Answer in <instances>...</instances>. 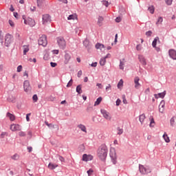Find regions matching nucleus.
<instances>
[{
  "label": "nucleus",
  "instance_id": "40",
  "mask_svg": "<svg viewBox=\"0 0 176 176\" xmlns=\"http://www.w3.org/2000/svg\"><path fill=\"white\" fill-rule=\"evenodd\" d=\"M120 86H123V80H120L119 82L118 83V87L120 89Z\"/></svg>",
  "mask_w": 176,
  "mask_h": 176
},
{
  "label": "nucleus",
  "instance_id": "26",
  "mask_svg": "<svg viewBox=\"0 0 176 176\" xmlns=\"http://www.w3.org/2000/svg\"><path fill=\"white\" fill-rule=\"evenodd\" d=\"M7 101H8V102H16V98L13 96H9L7 98Z\"/></svg>",
  "mask_w": 176,
  "mask_h": 176
},
{
  "label": "nucleus",
  "instance_id": "43",
  "mask_svg": "<svg viewBox=\"0 0 176 176\" xmlns=\"http://www.w3.org/2000/svg\"><path fill=\"white\" fill-rule=\"evenodd\" d=\"M165 104H166V102L164 100H162L160 104L161 108L164 109Z\"/></svg>",
  "mask_w": 176,
  "mask_h": 176
},
{
  "label": "nucleus",
  "instance_id": "48",
  "mask_svg": "<svg viewBox=\"0 0 176 176\" xmlns=\"http://www.w3.org/2000/svg\"><path fill=\"white\" fill-rule=\"evenodd\" d=\"M83 45H84V46H85V47H87V46H89V41L85 40L83 41Z\"/></svg>",
  "mask_w": 176,
  "mask_h": 176
},
{
  "label": "nucleus",
  "instance_id": "35",
  "mask_svg": "<svg viewBox=\"0 0 176 176\" xmlns=\"http://www.w3.org/2000/svg\"><path fill=\"white\" fill-rule=\"evenodd\" d=\"M120 69H124V62L120 60Z\"/></svg>",
  "mask_w": 176,
  "mask_h": 176
},
{
  "label": "nucleus",
  "instance_id": "41",
  "mask_svg": "<svg viewBox=\"0 0 176 176\" xmlns=\"http://www.w3.org/2000/svg\"><path fill=\"white\" fill-rule=\"evenodd\" d=\"M67 20H75V15L71 14L67 17Z\"/></svg>",
  "mask_w": 176,
  "mask_h": 176
},
{
  "label": "nucleus",
  "instance_id": "6",
  "mask_svg": "<svg viewBox=\"0 0 176 176\" xmlns=\"http://www.w3.org/2000/svg\"><path fill=\"white\" fill-rule=\"evenodd\" d=\"M38 45L43 46V47L47 46V39L46 35H42V36L38 38Z\"/></svg>",
  "mask_w": 176,
  "mask_h": 176
},
{
  "label": "nucleus",
  "instance_id": "44",
  "mask_svg": "<svg viewBox=\"0 0 176 176\" xmlns=\"http://www.w3.org/2000/svg\"><path fill=\"white\" fill-rule=\"evenodd\" d=\"M19 137H25L26 134H25V132L20 131L19 133Z\"/></svg>",
  "mask_w": 176,
  "mask_h": 176
},
{
  "label": "nucleus",
  "instance_id": "15",
  "mask_svg": "<svg viewBox=\"0 0 176 176\" xmlns=\"http://www.w3.org/2000/svg\"><path fill=\"white\" fill-rule=\"evenodd\" d=\"M69 60H71V54L65 52L64 64H68V63H69Z\"/></svg>",
  "mask_w": 176,
  "mask_h": 176
},
{
  "label": "nucleus",
  "instance_id": "9",
  "mask_svg": "<svg viewBox=\"0 0 176 176\" xmlns=\"http://www.w3.org/2000/svg\"><path fill=\"white\" fill-rule=\"evenodd\" d=\"M23 89L24 91L28 93L31 90V85H30V81L25 80L23 82Z\"/></svg>",
  "mask_w": 176,
  "mask_h": 176
},
{
  "label": "nucleus",
  "instance_id": "34",
  "mask_svg": "<svg viewBox=\"0 0 176 176\" xmlns=\"http://www.w3.org/2000/svg\"><path fill=\"white\" fill-rule=\"evenodd\" d=\"M11 157L13 160H19V159L20 158V156L19 155V154H14Z\"/></svg>",
  "mask_w": 176,
  "mask_h": 176
},
{
  "label": "nucleus",
  "instance_id": "57",
  "mask_svg": "<svg viewBox=\"0 0 176 176\" xmlns=\"http://www.w3.org/2000/svg\"><path fill=\"white\" fill-rule=\"evenodd\" d=\"M82 70L78 71L77 74L78 78H80L82 76Z\"/></svg>",
  "mask_w": 176,
  "mask_h": 176
},
{
  "label": "nucleus",
  "instance_id": "14",
  "mask_svg": "<svg viewBox=\"0 0 176 176\" xmlns=\"http://www.w3.org/2000/svg\"><path fill=\"white\" fill-rule=\"evenodd\" d=\"M138 59L140 63H141V64L142 65H146V60L145 59V58L144 57V56L142 55H139L138 56Z\"/></svg>",
  "mask_w": 176,
  "mask_h": 176
},
{
  "label": "nucleus",
  "instance_id": "62",
  "mask_svg": "<svg viewBox=\"0 0 176 176\" xmlns=\"http://www.w3.org/2000/svg\"><path fill=\"white\" fill-rule=\"evenodd\" d=\"M58 50H54L53 51H52V53H54V54H58Z\"/></svg>",
  "mask_w": 176,
  "mask_h": 176
},
{
  "label": "nucleus",
  "instance_id": "33",
  "mask_svg": "<svg viewBox=\"0 0 176 176\" xmlns=\"http://www.w3.org/2000/svg\"><path fill=\"white\" fill-rule=\"evenodd\" d=\"M148 10L151 13V14H153V13H155V7H153V6L148 7Z\"/></svg>",
  "mask_w": 176,
  "mask_h": 176
},
{
  "label": "nucleus",
  "instance_id": "12",
  "mask_svg": "<svg viewBox=\"0 0 176 176\" xmlns=\"http://www.w3.org/2000/svg\"><path fill=\"white\" fill-rule=\"evenodd\" d=\"M93 159V155L84 154L82 155L83 162H90Z\"/></svg>",
  "mask_w": 176,
  "mask_h": 176
},
{
  "label": "nucleus",
  "instance_id": "37",
  "mask_svg": "<svg viewBox=\"0 0 176 176\" xmlns=\"http://www.w3.org/2000/svg\"><path fill=\"white\" fill-rule=\"evenodd\" d=\"M102 5L106 6V8H108V6H109V3L108 2V1L103 0L102 1Z\"/></svg>",
  "mask_w": 176,
  "mask_h": 176
},
{
  "label": "nucleus",
  "instance_id": "54",
  "mask_svg": "<svg viewBox=\"0 0 176 176\" xmlns=\"http://www.w3.org/2000/svg\"><path fill=\"white\" fill-rule=\"evenodd\" d=\"M21 69H23V66L19 65L17 67V72H21Z\"/></svg>",
  "mask_w": 176,
  "mask_h": 176
},
{
  "label": "nucleus",
  "instance_id": "4",
  "mask_svg": "<svg viewBox=\"0 0 176 176\" xmlns=\"http://www.w3.org/2000/svg\"><path fill=\"white\" fill-rule=\"evenodd\" d=\"M22 19L24 20V24L26 25H30V27H35V20L32 19V18L28 17L27 19L25 15H23Z\"/></svg>",
  "mask_w": 176,
  "mask_h": 176
},
{
  "label": "nucleus",
  "instance_id": "18",
  "mask_svg": "<svg viewBox=\"0 0 176 176\" xmlns=\"http://www.w3.org/2000/svg\"><path fill=\"white\" fill-rule=\"evenodd\" d=\"M58 167V165L57 164H53L52 162H50L48 164V168L50 170H54Z\"/></svg>",
  "mask_w": 176,
  "mask_h": 176
},
{
  "label": "nucleus",
  "instance_id": "31",
  "mask_svg": "<svg viewBox=\"0 0 176 176\" xmlns=\"http://www.w3.org/2000/svg\"><path fill=\"white\" fill-rule=\"evenodd\" d=\"M101 101H102V98L99 97L97 98L96 101L95 102L94 105H100V104L101 103Z\"/></svg>",
  "mask_w": 176,
  "mask_h": 176
},
{
  "label": "nucleus",
  "instance_id": "23",
  "mask_svg": "<svg viewBox=\"0 0 176 176\" xmlns=\"http://www.w3.org/2000/svg\"><path fill=\"white\" fill-rule=\"evenodd\" d=\"M30 52V47L28 45H23V54L25 56Z\"/></svg>",
  "mask_w": 176,
  "mask_h": 176
},
{
  "label": "nucleus",
  "instance_id": "49",
  "mask_svg": "<svg viewBox=\"0 0 176 176\" xmlns=\"http://www.w3.org/2000/svg\"><path fill=\"white\" fill-rule=\"evenodd\" d=\"M5 135H8V133H6V132H3V133L0 135V138H5Z\"/></svg>",
  "mask_w": 176,
  "mask_h": 176
},
{
  "label": "nucleus",
  "instance_id": "8",
  "mask_svg": "<svg viewBox=\"0 0 176 176\" xmlns=\"http://www.w3.org/2000/svg\"><path fill=\"white\" fill-rule=\"evenodd\" d=\"M100 112H101L103 118H104V119H106V120H111L112 117L109 114V112L107 111V110H105V109H101Z\"/></svg>",
  "mask_w": 176,
  "mask_h": 176
},
{
  "label": "nucleus",
  "instance_id": "55",
  "mask_svg": "<svg viewBox=\"0 0 176 176\" xmlns=\"http://www.w3.org/2000/svg\"><path fill=\"white\" fill-rule=\"evenodd\" d=\"M50 65H51V67H52V68H55V67H57V64L56 63H53V62L50 63Z\"/></svg>",
  "mask_w": 176,
  "mask_h": 176
},
{
  "label": "nucleus",
  "instance_id": "42",
  "mask_svg": "<svg viewBox=\"0 0 176 176\" xmlns=\"http://www.w3.org/2000/svg\"><path fill=\"white\" fill-rule=\"evenodd\" d=\"M87 174H88V176H91V174H93L94 170H93V169L90 168L89 170H88L87 171Z\"/></svg>",
  "mask_w": 176,
  "mask_h": 176
},
{
  "label": "nucleus",
  "instance_id": "58",
  "mask_svg": "<svg viewBox=\"0 0 176 176\" xmlns=\"http://www.w3.org/2000/svg\"><path fill=\"white\" fill-rule=\"evenodd\" d=\"M120 21H122V19H121L120 16H118V17L116 19V23H120Z\"/></svg>",
  "mask_w": 176,
  "mask_h": 176
},
{
  "label": "nucleus",
  "instance_id": "61",
  "mask_svg": "<svg viewBox=\"0 0 176 176\" xmlns=\"http://www.w3.org/2000/svg\"><path fill=\"white\" fill-rule=\"evenodd\" d=\"M96 86L99 88V89H102V85L101 83H97Z\"/></svg>",
  "mask_w": 176,
  "mask_h": 176
},
{
  "label": "nucleus",
  "instance_id": "19",
  "mask_svg": "<svg viewBox=\"0 0 176 176\" xmlns=\"http://www.w3.org/2000/svg\"><path fill=\"white\" fill-rule=\"evenodd\" d=\"M77 127H78V129H80L81 131H83L84 133H87V131L86 130V126L80 124L77 126Z\"/></svg>",
  "mask_w": 176,
  "mask_h": 176
},
{
  "label": "nucleus",
  "instance_id": "60",
  "mask_svg": "<svg viewBox=\"0 0 176 176\" xmlns=\"http://www.w3.org/2000/svg\"><path fill=\"white\" fill-rule=\"evenodd\" d=\"M30 116H31V113H28L26 115V120H27V122H30Z\"/></svg>",
  "mask_w": 176,
  "mask_h": 176
},
{
  "label": "nucleus",
  "instance_id": "63",
  "mask_svg": "<svg viewBox=\"0 0 176 176\" xmlns=\"http://www.w3.org/2000/svg\"><path fill=\"white\" fill-rule=\"evenodd\" d=\"M14 16L15 17V19H19V13L14 12Z\"/></svg>",
  "mask_w": 176,
  "mask_h": 176
},
{
  "label": "nucleus",
  "instance_id": "30",
  "mask_svg": "<svg viewBox=\"0 0 176 176\" xmlns=\"http://www.w3.org/2000/svg\"><path fill=\"white\" fill-rule=\"evenodd\" d=\"M150 127H155V119H153V117H150Z\"/></svg>",
  "mask_w": 176,
  "mask_h": 176
},
{
  "label": "nucleus",
  "instance_id": "28",
  "mask_svg": "<svg viewBox=\"0 0 176 176\" xmlns=\"http://www.w3.org/2000/svg\"><path fill=\"white\" fill-rule=\"evenodd\" d=\"M105 63H107V60L105 59V58H102L100 60V65L102 67H104V65H105Z\"/></svg>",
  "mask_w": 176,
  "mask_h": 176
},
{
  "label": "nucleus",
  "instance_id": "51",
  "mask_svg": "<svg viewBox=\"0 0 176 176\" xmlns=\"http://www.w3.org/2000/svg\"><path fill=\"white\" fill-rule=\"evenodd\" d=\"M152 34H153V32L151 30L146 32V36H152Z\"/></svg>",
  "mask_w": 176,
  "mask_h": 176
},
{
  "label": "nucleus",
  "instance_id": "5",
  "mask_svg": "<svg viewBox=\"0 0 176 176\" xmlns=\"http://www.w3.org/2000/svg\"><path fill=\"white\" fill-rule=\"evenodd\" d=\"M13 42V36L10 34H7L5 36V46L6 47H9L10 46V44Z\"/></svg>",
  "mask_w": 176,
  "mask_h": 176
},
{
  "label": "nucleus",
  "instance_id": "27",
  "mask_svg": "<svg viewBox=\"0 0 176 176\" xmlns=\"http://www.w3.org/2000/svg\"><path fill=\"white\" fill-rule=\"evenodd\" d=\"M7 116L8 118H10V120H12V122H13V120H14L16 119V118L14 117V115L10 113H7Z\"/></svg>",
  "mask_w": 176,
  "mask_h": 176
},
{
  "label": "nucleus",
  "instance_id": "10",
  "mask_svg": "<svg viewBox=\"0 0 176 176\" xmlns=\"http://www.w3.org/2000/svg\"><path fill=\"white\" fill-rule=\"evenodd\" d=\"M10 130H12V131H20L21 126L19 124H13L10 126Z\"/></svg>",
  "mask_w": 176,
  "mask_h": 176
},
{
  "label": "nucleus",
  "instance_id": "59",
  "mask_svg": "<svg viewBox=\"0 0 176 176\" xmlns=\"http://www.w3.org/2000/svg\"><path fill=\"white\" fill-rule=\"evenodd\" d=\"M58 159H59V160H60V162H65V159H64L63 157V156H60L59 155V157H58Z\"/></svg>",
  "mask_w": 176,
  "mask_h": 176
},
{
  "label": "nucleus",
  "instance_id": "36",
  "mask_svg": "<svg viewBox=\"0 0 176 176\" xmlns=\"http://www.w3.org/2000/svg\"><path fill=\"white\" fill-rule=\"evenodd\" d=\"M42 3H43V0H37L38 8H41L42 6Z\"/></svg>",
  "mask_w": 176,
  "mask_h": 176
},
{
  "label": "nucleus",
  "instance_id": "45",
  "mask_svg": "<svg viewBox=\"0 0 176 176\" xmlns=\"http://www.w3.org/2000/svg\"><path fill=\"white\" fill-rule=\"evenodd\" d=\"M142 49V47L141 46V45L138 44L136 45V50H138V52L141 51Z\"/></svg>",
  "mask_w": 176,
  "mask_h": 176
},
{
  "label": "nucleus",
  "instance_id": "2",
  "mask_svg": "<svg viewBox=\"0 0 176 176\" xmlns=\"http://www.w3.org/2000/svg\"><path fill=\"white\" fill-rule=\"evenodd\" d=\"M139 170L143 175L152 173V170L149 166H145L144 165L139 164Z\"/></svg>",
  "mask_w": 176,
  "mask_h": 176
},
{
  "label": "nucleus",
  "instance_id": "53",
  "mask_svg": "<svg viewBox=\"0 0 176 176\" xmlns=\"http://www.w3.org/2000/svg\"><path fill=\"white\" fill-rule=\"evenodd\" d=\"M0 39L1 41H3V32L0 30Z\"/></svg>",
  "mask_w": 176,
  "mask_h": 176
},
{
  "label": "nucleus",
  "instance_id": "17",
  "mask_svg": "<svg viewBox=\"0 0 176 176\" xmlns=\"http://www.w3.org/2000/svg\"><path fill=\"white\" fill-rule=\"evenodd\" d=\"M155 98H163L166 96V91L162 93L154 94Z\"/></svg>",
  "mask_w": 176,
  "mask_h": 176
},
{
  "label": "nucleus",
  "instance_id": "47",
  "mask_svg": "<svg viewBox=\"0 0 176 176\" xmlns=\"http://www.w3.org/2000/svg\"><path fill=\"white\" fill-rule=\"evenodd\" d=\"M120 102H122V100H120V99H117L116 102V105L117 107H119L120 105Z\"/></svg>",
  "mask_w": 176,
  "mask_h": 176
},
{
  "label": "nucleus",
  "instance_id": "13",
  "mask_svg": "<svg viewBox=\"0 0 176 176\" xmlns=\"http://www.w3.org/2000/svg\"><path fill=\"white\" fill-rule=\"evenodd\" d=\"M135 88L140 89L141 87V84H140V77L136 76L134 78Z\"/></svg>",
  "mask_w": 176,
  "mask_h": 176
},
{
  "label": "nucleus",
  "instance_id": "29",
  "mask_svg": "<svg viewBox=\"0 0 176 176\" xmlns=\"http://www.w3.org/2000/svg\"><path fill=\"white\" fill-rule=\"evenodd\" d=\"M159 39V37H155L154 40L152 42V46L153 47H156V45H157V40Z\"/></svg>",
  "mask_w": 176,
  "mask_h": 176
},
{
  "label": "nucleus",
  "instance_id": "50",
  "mask_svg": "<svg viewBox=\"0 0 176 176\" xmlns=\"http://www.w3.org/2000/svg\"><path fill=\"white\" fill-rule=\"evenodd\" d=\"M159 23H163V18L162 16H160L158 18V20H157L156 24H159Z\"/></svg>",
  "mask_w": 176,
  "mask_h": 176
},
{
  "label": "nucleus",
  "instance_id": "7",
  "mask_svg": "<svg viewBox=\"0 0 176 176\" xmlns=\"http://www.w3.org/2000/svg\"><path fill=\"white\" fill-rule=\"evenodd\" d=\"M43 24H47V23H50L52 21V16L49 15V14H43L42 16Z\"/></svg>",
  "mask_w": 176,
  "mask_h": 176
},
{
  "label": "nucleus",
  "instance_id": "39",
  "mask_svg": "<svg viewBox=\"0 0 176 176\" xmlns=\"http://www.w3.org/2000/svg\"><path fill=\"white\" fill-rule=\"evenodd\" d=\"M165 2L168 6H170L173 4V0H165Z\"/></svg>",
  "mask_w": 176,
  "mask_h": 176
},
{
  "label": "nucleus",
  "instance_id": "16",
  "mask_svg": "<svg viewBox=\"0 0 176 176\" xmlns=\"http://www.w3.org/2000/svg\"><path fill=\"white\" fill-rule=\"evenodd\" d=\"M110 157L112 163L116 164V153L110 152Z\"/></svg>",
  "mask_w": 176,
  "mask_h": 176
},
{
  "label": "nucleus",
  "instance_id": "3",
  "mask_svg": "<svg viewBox=\"0 0 176 176\" xmlns=\"http://www.w3.org/2000/svg\"><path fill=\"white\" fill-rule=\"evenodd\" d=\"M56 41L60 49L64 50V49H65V47H67V43L65 42V39H64V37H57Z\"/></svg>",
  "mask_w": 176,
  "mask_h": 176
},
{
  "label": "nucleus",
  "instance_id": "32",
  "mask_svg": "<svg viewBox=\"0 0 176 176\" xmlns=\"http://www.w3.org/2000/svg\"><path fill=\"white\" fill-rule=\"evenodd\" d=\"M175 123V117H172L170 120V124L172 127H174Z\"/></svg>",
  "mask_w": 176,
  "mask_h": 176
},
{
  "label": "nucleus",
  "instance_id": "20",
  "mask_svg": "<svg viewBox=\"0 0 176 176\" xmlns=\"http://www.w3.org/2000/svg\"><path fill=\"white\" fill-rule=\"evenodd\" d=\"M102 21H104V17L99 16V17L98 18V22H97V24L98 25H99V27H101V25H102Z\"/></svg>",
  "mask_w": 176,
  "mask_h": 176
},
{
  "label": "nucleus",
  "instance_id": "22",
  "mask_svg": "<svg viewBox=\"0 0 176 176\" xmlns=\"http://www.w3.org/2000/svg\"><path fill=\"white\" fill-rule=\"evenodd\" d=\"M163 138L165 141V142H170V138H168V135H167V133L165 132L164 134L163 135Z\"/></svg>",
  "mask_w": 176,
  "mask_h": 176
},
{
  "label": "nucleus",
  "instance_id": "21",
  "mask_svg": "<svg viewBox=\"0 0 176 176\" xmlns=\"http://www.w3.org/2000/svg\"><path fill=\"white\" fill-rule=\"evenodd\" d=\"M95 47H96V49H100V50H102V49H104V47H105V46L104 45V44L98 43L96 44Z\"/></svg>",
  "mask_w": 176,
  "mask_h": 176
},
{
  "label": "nucleus",
  "instance_id": "25",
  "mask_svg": "<svg viewBox=\"0 0 176 176\" xmlns=\"http://www.w3.org/2000/svg\"><path fill=\"white\" fill-rule=\"evenodd\" d=\"M76 91L78 93V94H82V85H78L76 87Z\"/></svg>",
  "mask_w": 176,
  "mask_h": 176
},
{
  "label": "nucleus",
  "instance_id": "38",
  "mask_svg": "<svg viewBox=\"0 0 176 176\" xmlns=\"http://www.w3.org/2000/svg\"><path fill=\"white\" fill-rule=\"evenodd\" d=\"M32 100L34 102H36L38 101V95L37 94H34L32 96Z\"/></svg>",
  "mask_w": 176,
  "mask_h": 176
},
{
  "label": "nucleus",
  "instance_id": "46",
  "mask_svg": "<svg viewBox=\"0 0 176 176\" xmlns=\"http://www.w3.org/2000/svg\"><path fill=\"white\" fill-rule=\"evenodd\" d=\"M72 83H73V80H72V79H71V80L68 82V83H67V87H71V86H72Z\"/></svg>",
  "mask_w": 176,
  "mask_h": 176
},
{
  "label": "nucleus",
  "instance_id": "11",
  "mask_svg": "<svg viewBox=\"0 0 176 176\" xmlns=\"http://www.w3.org/2000/svg\"><path fill=\"white\" fill-rule=\"evenodd\" d=\"M168 54L173 60H176V51L175 50H169Z\"/></svg>",
  "mask_w": 176,
  "mask_h": 176
},
{
  "label": "nucleus",
  "instance_id": "64",
  "mask_svg": "<svg viewBox=\"0 0 176 176\" xmlns=\"http://www.w3.org/2000/svg\"><path fill=\"white\" fill-rule=\"evenodd\" d=\"M91 67H97V62H95V63H91Z\"/></svg>",
  "mask_w": 176,
  "mask_h": 176
},
{
  "label": "nucleus",
  "instance_id": "24",
  "mask_svg": "<svg viewBox=\"0 0 176 176\" xmlns=\"http://www.w3.org/2000/svg\"><path fill=\"white\" fill-rule=\"evenodd\" d=\"M145 118H146L145 113H142L139 116V120L142 124V123H144V120H145Z\"/></svg>",
  "mask_w": 176,
  "mask_h": 176
},
{
  "label": "nucleus",
  "instance_id": "1",
  "mask_svg": "<svg viewBox=\"0 0 176 176\" xmlns=\"http://www.w3.org/2000/svg\"><path fill=\"white\" fill-rule=\"evenodd\" d=\"M108 156V148L105 144H102L98 149V157L102 162H105Z\"/></svg>",
  "mask_w": 176,
  "mask_h": 176
},
{
  "label": "nucleus",
  "instance_id": "52",
  "mask_svg": "<svg viewBox=\"0 0 176 176\" xmlns=\"http://www.w3.org/2000/svg\"><path fill=\"white\" fill-rule=\"evenodd\" d=\"M118 135L123 134V129H120V128H118Z\"/></svg>",
  "mask_w": 176,
  "mask_h": 176
},
{
  "label": "nucleus",
  "instance_id": "56",
  "mask_svg": "<svg viewBox=\"0 0 176 176\" xmlns=\"http://www.w3.org/2000/svg\"><path fill=\"white\" fill-rule=\"evenodd\" d=\"M8 23L11 27H14V23L12 20H9Z\"/></svg>",
  "mask_w": 176,
  "mask_h": 176
}]
</instances>
